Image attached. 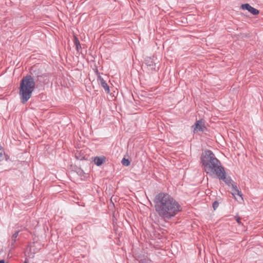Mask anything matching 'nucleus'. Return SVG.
Listing matches in <instances>:
<instances>
[{
  "label": "nucleus",
  "instance_id": "1",
  "mask_svg": "<svg viewBox=\"0 0 263 263\" xmlns=\"http://www.w3.org/2000/svg\"><path fill=\"white\" fill-rule=\"evenodd\" d=\"M154 203L156 212L164 220L171 219L182 211L179 202L166 193L160 192L156 195Z\"/></svg>",
  "mask_w": 263,
  "mask_h": 263
},
{
  "label": "nucleus",
  "instance_id": "2",
  "mask_svg": "<svg viewBox=\"0 0 263 263\" xmlns=\"http://www.w3.org/2000/svg\"><path fill=\"white\" fill-rule=\"evenodd\" d=\"M31 75L24 77L20 82L19 96L21 103L25 104L31 97L32 92L35 87V80L43 73L37 66L34 65L30 69Z\"/></svg>",
  "mask_w": 263,
  "mask_h": 263
},
{
  "label": "nucleus",
  "instance_id": "3",
  "mask_svg": "<svg viewBox=\"0 0 263 263\" xmlns=\"http://www.w3.org/2000/svg\"><path fill=\"white\" fill-rule=\"evenodd\" d=\"M200 161L204 171L210 176H214L223 166L220 161L211 150H205L201 155Z\"/></svg>",
  "mask_w": 263,
  "mask_h": 263
},
{
  "label": "nucleus",
  "instance_id": "4",
  "mask_svg": "<svg viewBox=\"0 0 263 263\" xmlns=\"http://www.w3.org/2000/svg\"><path fill=\"white\" fill-rule=\"evenodd\" d=\"M214 176L217 177L219 179L223 180L229 186H231V184L233 183V181L231 179V177L227 176L224 167H223V170L221 169Z\"/></svg>",
  "mask_w": 263,
  "mask_h": 263
},
{
  "label": "nucleus",
  "instance_id": "5",
  "mask_svg": "<svg viewBox=\"0 0 263 263\" xmlns=\"http://www.w3.org/2000/svg\"><path fill=\"white\" fill-rule=\"evenodd\" d=\"M49 80L46 73H43L35 80V87H40L48 83Z\"/></svg>",
  "mask_w": 263,
  "mask_h": 263
},
{
  "label": "nucleus",
  "instance_id": "6",
  "mask_svg": "<svg viewBox=\"0 0 263 263\" xmlns=\"http://www.w3.org/2000/svg\"><path fill=\"white\" fill-rule=\"evenodd\" d=\"M240 8L243 10H247L251 14L253 15H258L259 13V11L257 9L252 7L249 4L246 3L242 4Z\"/></svg>",
  "mask_w": 263,
  "mask_h": 263
},
{
  "label": "nucleus",
  "instance_id": "7",
  "mask_svg": "<svg viewBox=\"0 0 263 263\" xmlns=\"http://www.w3.org/2000/svg\"><path fill=\"white\" fill-rule=\"evenodd\" d=\"M195 126L194 133L197 131L204 132L205 129L204 124L201 120L197 121L195 123Z\"/></svg>",
  "mask_w": 263,
  "mask_h": 263
},
{
  "label": "nucleus",
  "instance_id": "8",
  "mask_svg": "<svg viewBox=\"0 0 263 263\" xmlns=\"http://www.w3.org/2000/svg\"><path fill=\"white\" fill-rule=\"evenodd\" d=\"M98 83L101 85V86L104 88V90L107 93H108L110 91L109 87L107 84L106 82L104 80V79L101 77H99V80H98Z\"/></svg>",
  "mask_w": 263,
  "mask_h": 263
},
{
  "label": "nucleus",
  "instance_id": "9",
  "mask_svg": "<svg viewBox=\"0 0 263 263\" xmlns=\"http://www.w3.org/2000/svg\"><path fill=\"white\" fill-rule=\"evenodd\" d=\"M145 63L149 70H156V64L151 58H147L145 60Z\"/></svg>",
  "mask_w": 263,
  "mask_h": 263
},
{
  "label": "nucleus",
  "instance_id": "10",
  "mask_svg": "<svg viewBox=\"0 0 263 263\" xmlns=\"http://www.w3.org/2000/svg\"><path fill=\"white\" fill-rule=\"evenodd\" d=\"M105 158L104 157H96L94 158L93 162L97 166L101 165L105 162Z\"/></svg>",
  "mask_w": 263,
  "mask_h": 263
},
{
  "label": "nucleus",
  "instance_id": "11",
  "mask_svg": "<svg viewBox=\"0 0 263 263\" xmlns=\"http://www.w3.org/2000/svg\"><path fill=\"white\" fill-rule=\"evenodd\" d=\"M232 194L235 198H236L235 195H237L240 197L241 200H243L242 195L241 192L239 191L238 189H234V190H233Z\"/></svg>",
  "mask_w": 263,
  "mask_h": 263
},
{
  "label": "nucleus",
  "instance_id": "12",
  "mask_svg": "<svg viewBox=\"0 0 263 263\" xmlns=\"http://www.w3.org/2000/svg\"><path fill=\"white\" fill-rule=\"evenodd\" d=\"M73 42L76 46V50L79 51V49L81 48V46L79 39L76 36H74Z\"/></svg>",
  "mask_w": 263,
  "mask_h": 263
},
{
  "label": "nucleus",
  "instance_id": "13",
  "mask_svg": "<svg viewBox=\"0 0 263 263\" xmlns=\"http://www.w3.org/2000/svg\"><path fill=\"white\" fill-rule=\"evenodd\" d=\"M20 231H16L12 236V243L11 245H13L16 241V238L17 237Z\"/></svg>",
  "mask_w": 263,
  "mask_h": 263
},
{
  "label": "nucleus",
  "instance_id": "14",
  "mask_svg": "<svg viewBox=\"0 0 263 263\" xmlns=\"http://www.w3.org/2000/svg\"><path fill=\"white\" fill-rule=\"evenodd\" d=\"M122 164L126 166L129 165L130 162L128 159H126L125 158H123L121 161Z\"/></svg>",
  "mask_w": 263,
  "mask_h": 263
},
{
  "label": "nucleus",
  "instance_id": "15",
  "mask_svg": "<svg viewBox=\"0 0 263 263\" xmlns=\"http://www.w3.org/2000/svg\"><path fill=\"white\" fill-rule=\"evenodd\" d=\"M219 205V203L218 201H215L213 203V208L214 210H216Z\"/></svg>",
  "mask_w": 263,
  "mask_h": 263
},
{
  "label": "nucleus",
  "instance_id": "16",
  "mask_svg": "<svg viewBox=\"0 0 263 263\" xmlns=\"http://www.w3.org/2000/svg\"><path fill=\"white\" fill-rule=\"evenodd\" d=\"M231 186H232V191L234 190V189H238L236 185L235 184V183L233 182V183H232L231 184Z\"/></svg>",
  "mask_w": 263,
  "mask_h": 263
},
{
  "label": "nucleus",
  "instance_id": "17",
  "mask_svg": "<svg viewBox=\"0 0 263 263\" xmlns=\"http://www.w3.org/2000/svg\"><path fill=\"white\" fill-rule=\"evenodd\" d=\"M95 73L97 75V80H99V77L101 76L100 72H99L98 70L97 69H96L95 70Z\"/></svg>",
  "mask_w": 263,
  "mask_h": 263
},
{
  "label": "nucleus",
  "instance_id": "18",
  "mask_svg": "<svg viewBox=\"0 0 263 263\" xmlns=\"http://www.w3.org/2000/svg\"><path fill=\"white\" fill-rule=\"evenodd\" d=\"M3 151L0 149V160H2L3 159Z\"/></svg>",
  "mask_w": 263,
  "mask_h": 263
},
{
  "label": "nucleus",
  "instance_id": "19",
  "mask_svg": "<svg viewBox=\"0 0 263 263\" xmlns=\"http://www.w3.org/2000/svg\"><path fill=\"white\" fill-rule=\"evenodd\" d=\"M76 158H77L78 159H80V160H82L83 159H84V157H79V156H78V154H77V153H76Z\"/></svg>",
  "mask_w": 263,
  "mask_h": 263
},
{
  "label": "nucleus",
  "instance_id": "20",
  "mask_svg": "<svg viewBox=\"0 0 263 263\" xmlns=\"http://www.w3.org/2000/svg\"><path fill=\"white\" fill-rule=\"evenodd\" d=\"M236 221L239 224L241 223V222H240V218H237L236 219Z\"/></svg>",
  "mask_w": 263,
  "mask_h": 263
},
{
  "label": "nucleus",
  "instance_id": "21",
  "mask_svg": "<svg viewBox=\"0 0 263 263\" xmlns=\"http://www.w3.org/2000/svg\"><path fill=\"white\" fill-rule=\"evenodd\" d=\"M0 263H5V261L4 259L0 260Z\"/></svg>",
  "mask_w": 263,
  "mask_h": 263
},
{
  "label": "nucleus",
  "instance_id": "22",
  "mask_svg": "<svg viewBox=\"0 0 263 263\" xmlns=\"http://www.w3.org/2000/svg\"><path fill=\"white\" fill-rule=\"evenodd\" d=\"M24 263H27V261L25 260Z\"/></svg>",
  "mask_w": 263,
  "mask_h": 263
}]
</instances>
